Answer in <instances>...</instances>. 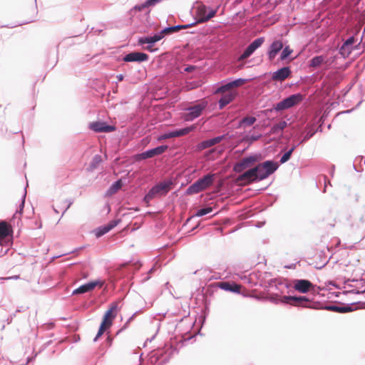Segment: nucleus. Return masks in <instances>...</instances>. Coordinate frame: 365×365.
Segmentation results:
<instances>
[{"label":"nucleus","mask_w":365,"mask_h":365,"mask_svg":"<svg viewBox=\"0 0 365 365\" xmlns=\"http://www.w3.org/2000/svg\"><path fill=\"white\" fill-rule=\"evenodd\" d=\"M279 167L278 162L274 160H267L245 171L242 177L252 182H259L267 179L274 173Z\"/></svg>","instance_id":"nucleus-1"},{"label":"nucleus","mask_w":365,"mask_h":365,"mask_svg":"<svg viewBox=\"0 0 365 365\" xmlns=\"http://www.w3.org/2000/svg\"><path fill=\"white\" fill-rule=\"evenodd\" d=\"M218 6L212 9L200 1H195L190 10V13L195 19L192 24V27L198 24L207 22L215 17L218 11Z\"/></svg>","instance_id":"nucleus-2"},{"label":"nucleus","mask_w":365,"mask_h":365,"mask_svg":"<svg viewBox=\"0 0 365 365\" xmlns=\"http://www.w3.org/2000/svg\"><path fill=\"white\" fill-rule=\"evenodd\" d=\"M285 289H287V294L297 292L302 294L311 292L316 295L319 287L307 279H289L287 281Z\"/></svg>","instance_id":"nucleus-3"},{"label":"nucleus","mask_w":365,"mask_h":365,"mask_svg":"<svg viewBox=\"0 0 365 365\" xmlns=\"http://www.w3.org/2000/svg\"><path fill=\"white\" fill-rule=\"evenodd\" d=\"M208 105V101L205 99L192 103L190 106L183 108L182 118L187 122L195 120L202 115Z\"/></svg>","instance_id":"nucleus-4"},{"label":"nucleus","mask_w":365,"mask_h":365,"mask_svg":"<svg viewBox=\"0 0 365 365\" xmlns=\"http://www.w3.org/2000/svg\"><path fill=\"white\" fill-rule=\"evenodd\" d=\"M215 178V174L213 173L204 175L185 190V195H192L205 190L212 185Z\"/></svg>","instance_id":"nucleus-5"},{"label":"nucleus","mask_w":365,"mask_h":365,"mask_svg":"<svg viewBox=\"0 0 365 365\" xmlns=\"http://www.w3.org/2000/svg\"><path fill=\"white\" fill-rule=\"evenodd\" d=\"M177 349L172 345L165 344L163 349H158L151 356L152 363L155 365H164L169 361L174 353L177 352Z\"/></svg>","instance_id":"nucleus-6"},{"label":"nucleus","mask_w":365,"mask_h":365,"mask_svg":"<svg viewBox=\"0 0 365 365\" xmlns=\"http://www.w3.org/2000/svg\"><path fill=\"white\" fill-rule=\"evenodd\" d=\"M304 100V96L301 93H296L284 98L282 101H279L274 105L273 109L277 112L283 111L288 110L299 103Z\"/></svg>","instance_id":"nucleus-7"},{"label":"nucleus","mask_w":365,"mask_h":365,"mask_svg":"<svg viewBox=\"0 0 365 365\" xmlns=\"http://www.w3.org/2000/svg\"><path fill=\"white\" fill-rule=\"evenodd\" d=\"M163 38L164 35L162 30H160L153 35L138 37L137 40V45L138 46H141L149 52L153 53L155 51V50L153 48V46Z\"/></svg>","instance_id":"nucleus-8"},{"label":"nucleus","mask_w":365,"mask_h":365,"mask_svg":"<svg viewBox=\"0 0 365 365\" xmlns=\"http://www.w3.org/2000/svg\"><path fill=\"white\" fill-rule=\"evenodd\" d=\"M261 160L262 155L260 153H250L234 165V170L236 173H240L242 170L249 168L255 163L259 162Z\"/></svg>","instance_id":"nucleus-9"},{"label":"nucleus","mask_w":365,"mask_h":365,"mask_svg":"<svg viewBox=\"0 0 365 365\" xmlns=\"http://www.w3.org/2000/svg\"><path fill=\"white\" fill-rule=\"evenodd\" d=\"M173 186L174 182L173 179L168 178L159 183H156L150 190L155 197L158 195L165 196Z\"/></svg>","instance_id":"nucleus-10"},{"label":"nucleus","mask_w":365,"mask_h":365,"mask_svg":"<svg viewBox=\"0 0 365 365\" xmlns=\"http://www.w3.org/2000/svg\"><path fill=\"white\" fill-rule=\"evenodd\" d=\"M90 130L96 133H111L116 130V126L108 123L103 120H96L91 122L88 125Z\"/></svg>","instance_id":"nucleus-11"},{"label":"nucleus","mask_w":365,"mask_h":365,"mask_svg":"<svg viewBox=\"0 0 365 365\" xmlns=\"http://www.w3.org/2000/svg\"><path fill=\"white\" fill-rule=\"evenodd\" d=\"M284 300L286 301V304L293 302L292 306L302 307L304 308H311L310 306L304 304V302H309L311 299L305 295H297L294 293H289L287 295H284Z\"/></svg>","instance_id":"nucleus-12"},{"label":"nucleus","mask_w":365,"mask_h":365,"mask_svg":"<svg viewBox=\"0 0 365 365\" xmlns=\"http://www.w3.org/2000/svg\"><path fill=\"white\" fill-rule=\"evenodd\" d=\"M283 48V42L280 39L274 40L269 46L267 51V59L269 62L273 63L277 56L281 53Z\"/></svg>","instance_id":"nucleus-13"},{"label":"nucleus","mask_w":365,"mask_h":365,"mask_svg":"<svg viewBox=\"0 0 365 365\" xmlns=\"http://www.w3.org/2000/svg\"><path fill=\"white\" fill-rule=\"evenodd\" d=\"M118 303V302H112L103 314L102 322L106 323L108 327L113 324V321L117 316L118 311L119 310Z\"/></svg>","instance_id":"nucleus-14"},{"label":"nucleus","mask_w":365,"mask_h":365,"mask_svg":"<svg viewBox=\"0 0 365 365\" xmlns=\"http://www.w3.org/2000/svg\"><path fill=\"white\" fill-rule=\"evenodd\" d=\"M169 148V146L168 145H158L155 148L148 149L139 154V158L141 160H146L148 158H153L155 156H158L162 155L163 153H165L168 149Z\"/></svg>","instance_id":"nucleus-15"},{"label":"nucleus","mask_w":365,"mask_h":365,"mask_svg":"<svg viewBox=\"0 0 365 365\" xmlns=\"http://www.w3.org/2000/svg\"><path fill=\"white\" fill-rule=\"evenodd\" d=\"M291 66H284L277 71L270 72L271 79L274 81H282L292 76Z\"/></svg>","instance_id":"nucleus-16"},{"label":"nucleus","mask_w":365,"mask_h":365,"mask_svg":"<svg viewBox=\"0 0 365 365\" xmlns=\"http://www.w3.org/2000/svg\"><path fill=\"white\" fill-rule=\"evenodd\" d=\"M149 59V56L143 52L140 51H132L124 56H123L122 60L125 62H137V63H143L147 61Z\"/></svg>","instance_id":"nucleus-17"},{"label":"nucleus","mask_w":365,"mask_h":365,"mask_svg":"<svg viewBox=\"0 0 365 365\" xmlns=\"http://www.w3.org/2000/svg\"><path fill=\"white\" fill-rule=\"evenodd\" d=\"M101 284H102V281L99 279L96 280H91L75 289L72 292V295L82 294L89 292L93 290L96 286Z\"/></svg>","instance_id":"nucleus-18"},{"label":"nucleus","mask_w":365,"mask_h":365,"mask_svg":"<svg viewBox=\"0 0 365 365\" xmlns=\"http://www.w3.org/2000/svg\"><path fill=\"white\" fill-rule=\"evenodd\" d=\"M354 304H349L342 306H339L336 304H326L324 305L322 309L324 310L334 312L337 313H347L353 312L356 309V308H354L353 306Z\"/></svg>","instance_id":"nucleus-19"},{"label":"nucleus","mask_w":365,"mask_h":365,"mask_svg":"<svg viewBox=\"0 0 365 365\" xmlns=\"http://www.w3.org/2000/svg\"><path fill=\"white\" fill-rule=\"evenodd\" d=\"M293 49L290 48L289 45L283 46V48L279 53V56L277 60L274 62V65H278L280 62L283 61H292L295 57H292V54L293 53Z\"/></svg>","instance_id":"nucleus-20"},{"label":"nucleus","mask_w":365,"mask_h":365,"mask_svg":"<svg viewBox=\"0 0 365 365\" xmlns=\"http://www.w3.org/2000/svg\"><path fill=\"white\" fill-rule=\"evenodd\" d=\"M237 96L236 91H228L222 94L218 100L219 109L222 110L226 106L232 102Z\"/></svg>","instance_id":"nucleus-21"},{"label":"nucleus","mask_w":365,"mask_h":365,"mask_svg":"<svg viewBox=\"0 0 365 365\" xmlns=\"http://www.w3.org/2000/svg\"><path fill=\"white\" fill-rule=\"evenodd\" d=\"M216 287L232 293L240 294V287L234 282H222L216 284Z\"/></svg>","instance_id":"nucleus-22"},{"label":"nucleus","mask_w":365,"mask_h":365,"mask_svg":"<svg viewBox=\"0 0 365 365\" xmlns=\"http://www.w3.org/2000/svg\"><path fill=\"white\" fill-rule=\"evenodd\" d=\"M197 128V124H192L183 128L172 129L173 138L187 135L192 132H195Z\"/></svg>","instance_id":"nucleus-23"},{"label":"nucleus","mask_w":365,"mask_h":365,"mask_svg":"<svg viewBox=\"0 0 365 365\" xmlns=\"http://www.w3.org/2000/svg\"><path fill=\"white\" fill-rule=\"evenodd\" d=\"M192 27V24H178L175 26H168L162 29V32L164 35V37L167 35H170L173 33H176L181 29H186Z\"/></svg>","instance_id":"nucleus-24"},{"label":"nucleus","mask_w":365,"mask_h":365,"mask_svg":"<svg viewBox=\"0 0 365 365\" xmlns=\"http://www.w3.org/2000/svg\"><path fill=\"white\" fill-rule=\"evenodd\" d=\"M231 86L230 85V82L227 78L221 81L220 82L215 84V86L214 87V93H225L226 91H230Z\"/></svg>","instance_id":"nucleus-25"},{"label":"nucleus","mask_w":365,"mask_h":365,"mask_svg":"<svg viewBox=\"0 0 365 365\" xmlns=\"http://www.w3.org/2000/svg\"><path fill=\"white\" fill-rule=\"evenodd\" d=\"M326 62V56L318 55L312 57L308 62V66L312 68H317Z\"/></svg>","instance_id":"nucleus-26"},{"label":"nucleus","mask_w":365,"mask_h":365,"mask_svg":"<svg viewBox=\"0 0 365 365\" xmlns=\"http://www.w3.org/2000/svg\"><path fill=\"white\" fill-rule=\"evenodd\" d=\"M257 121V118L255 116H245L240 119L237 125V128H247L252 125Z\"/></svg>","instance_id":"nucleus-27"},{"label":"nucleus","mask_w":365,"mask_h":365,"mask_svg":"<svg viewBox=\"0 0 365 365\" xmlns=\"http://www.w3.org/2000/svg\"><path fill=\"white\" fill-rule=\"evenodd\" d=\"M197 67L194 65H187L185 67L181 66H177L174 68V72L176 74L183 75L185 73L190 74L192 73L197 70Z\"/></svg>","instance_id":"nucleus-28"},{"label":"nucleus","mask_w":365,"mask_h":365,"mask_svg":"<svg viewBox=\"0 0 365 365\" xmlns=\"http://www.w3.org/2000/svg\"><path fill=\"white\" fill-rule=\"evenodd\" d=\"M212 208L210 206H207V207H201V208L198 209L192 216L190 217L189 218H187L186 220V221L184 224V226H185L193 218H195L196 217H200L205 216V215L212 212Z\"/></svg>","instance_id":"nucleus-29"},{"label":"nucleus","mask_w":365,"mask_h":365,"mask_svg":"<svg viewBox=\"0 0 365 365\" xmlns=\"http://www.w3.org/2000/svg\"><path fill=\"white\" fill-rule=\"evenodd\" d=\"M356 41V38H355V36H351L343 43V44H344L345 47H347V46L351 47V48H352L353 50L360 49L361 44L362 43V39L356 45H355Z\"/></svg>","instance_id":"nucleus-30"},{"label":"nucleus","mask_w":365,"mask_h":365,"mask_svg":"<svg viewBox=\"0 0 365 365\" xmlns=\"http://www.w3.org/2000/svg\"><path fill=\"white\" fill-rule=\"evenodd\" d=\"M121 185L122 182L120 179H118L113 182L106 190V195L111 196L114 195L120 189Z\"/></svg>","instance_id":"nucleus-31"},{"label":"nucleus","mask_w":365,"mask_h":365,"mask_svg":"<svg viewBox=\"0 0 365 365\" xmlns=\"http://www.w3.org/2000/svg\"><path fill=\"white\" fill-rule=\"evenodd\" d=\"M202 297H203V303H204V308L202 309V312L204 314V316H200V320H199L200 323H201L202 325L204 324V323L205 322V318L209 312V304H210V301L207 299V298L206 297L204 296V294H202Z\"/></svg>","instance_id":"nucleus-32"},{"label":"nucleus","mask_w":365,"mask_h":365,"mask_svg":"<svg viewBox=\"0 0 365 365\" xmlns=\"http://www.w3.org/2000/svg\"><path fill=\"white\" fill-rule=\"evenodd\" d=\"M287 125V123L284 120H281L279 123L274 124L271 128V132L273 134H279Z\"/></svg>","instance_id":"nucleus-33"},{"label":"nucleus","mask_w":365,"mask_h":365,"mask_svg":"<svg viewBox=\"0 0 365 365\" xmlns=\"http://www.w3.org/2000/svg\"><path fill=\"white\" fill-rule=\"evenodd\" d=\"M102 162V158L100 155L98 154H96L95 155L90 164H89V167L88 168V170L89 171H91V170H93L94 169L97 168V167L99 165V164Z\"/></svg>","instance_id":"nucleus-34"},{"label":"nucleus","mask_w":365,"mask_h":365,"mask_svg":"<svg viewBox=\"0 0 365 365\" xmlns=\"http://www.w3.org/2000/svg\"><path fill=\"white\" fill-rule=\"evenodd\" d=\"M110 232L106 225H101L93 230L96 238H100Z\"/></svg>","instance_id":"nucleus-35"},{"label":"nucleus","mask_w":365,"mask_h":365,"mask_svg":"<svg viewBox=\"0 0 365 365\" xmlns=\"http://www.w3.org/2000/svg\"><path fill=\"white\" fill-rule=\"evenodd\" d=\"M268 299L269 302L275 304H286V301L284 300V295L279 296L278 294H269Z\"/></svg>","instance_id":"nucleus-36"},{"label":"nucleus","mask_w":365,"mask_h":365,"mask_svg":"<svg viewBox=\"0 0 365 365\" xmlns=\"http://www.w3.org/2000/svg\"><path fill=\"white\" fill-rule=\"evenodd\" d=\"M202 81L197 79L194 81L187 80L185 83V88L187 90H192L197 88L200 87L202 85Z\"/></svg>","instance_id":"nucleus-37"},{"label":"nucleus","mask_w":365,"mask_h":365,"mask_svg":"<svg viewBox=\"0 0 365 365\" xmlns=\"http://www.w3.org/2000/svg\"><path fill=\"white\" fill-rule=\"evenodd\" d=\"M227 79H228V81L230 82V85L231 86V88H234V87H238L241 84L245 83L247 82L250 80V79L243 78H228Z\"/></svg>","instance_id":"nucleus-38"},{"label":"nucleus","mask_w":365,"mask_h":365,"mask_svg":"<svg viewBox=\"0 0 365 365\" xmlns=\"http://www.w3.org/2000/svg\"><path fill=\"white\" fill-rule=\"evenodd\" d=\"M275 279V283H274V288L277 291H279L280 293H283L284 290L283 288H285V284H287V281H288V279Z\"/></svg>","instance_id":"nucleus-39"},{"label":"nucleus","mask_w":365,"mask_h":365,"mask_svg":"<svg viewBox=\"0 0 365 365\" xmlns=\"http://www.w3.org/2000/svg\"><path fill=\"white\" fill-rule=\"evenodd\" d=\"M10 235V230L6 222L0 220V237H6Z\"/></svg>","instance_id":"nucleus-40"},{"label":"nucleus","mask_w":365,"mask_h":365,"mask_svg":"<svg viewBox=\"0 0 365 365\" xmlns=\"http://www.w3.org/2000/svg\"><path fill=\"white\" fill-rule=\"evenodd\" d=\"M26 192L25 191L24 195L21 197V202L19 206V209L16 211V213L13 216V220L14 221L16 218V215H21L24 212V208L25 205V200H26Z\"/></svg>","instance_id":"nucleus-41"},{"label":"nucleus","mask_w":365,"mask_h":365,"mask_svg":"<svg viewBox=\"0 0 365 365\" xmlns=\"http://www.w3.org/2000/svg\"><path fill=\"white\" fill-rule=\"evenodd\" d=\"M229 138H230L229 134L225 133V134L215 136L214 138H210V140L211 145L212 146L217 143H220L221 141H222L224 140L228 139Z\"/></svg>","instance_id":"nucleus-42"},{"label":"nucleus","mask_w":365,"mask_h":365,"mask_svg":"<svg viewBox=\"0 0 365 365\" xmlns=\"http://www.w3.org/2000/svg\"><path fill=\"white\" fill-rule=\"evenodd\" d=\"M211 146H212V145H211L210 139H206V140H203L200 141V143H198L196 145V149L198 151H202V150L207 149Z\"/></svg>","instance_id":"nucleus-43"},{"label":"nucleus","mask_w":365,"mask_h":365,"mask_svg":"<svg viewBox=\"0 0 365 365\" xmlns=\"http://www.w3.org/2000/svg\"><path fill=\"white\" fill-rule=\"evenodd\" d=\"M173 138V135L172 129L171 130H167L164 131L163 133H160L157 137V140L158 142H161V141H163V140H165L166 139Z\"/></svg>","instance_id":"nucleus-44"},{"label":"nucleus","mask_w":365,"mask_h":365,"mask_svg":"<svg viewBox=\"0 0 365 365\" xmlns=\"http://www.w3.org/2000/svg\"><path fill=\"white\" fill-rule=\"evenodd\" d=\"M353 51L351 47H345L344 44L342 43V45L340 46L339 49V53L344 58H346L349 57L351 51Z\"/></svg>","instance_id":"nucleus-45"},{"label":"nucleus","mask_w":365,"mask_h":365,"mask_svg":"<svg viewBox=\"0 0 365 365\" xmlns=\"http://www.w3.org/2000/svg\"><path fill=\"white\" fill-rule=\"evenodd\" d=\"M264 277H262L261 279L259 285L264 289H269L274 287V283H275V279H270L269 280H265L264 279Z\"/></svg>","instance_id":"nucleus-46"},{"label":"nucleus","mask_w":365,"mask_h":365,"mask_svg":"<svg viewBox=\"0 0 365 365\" xmlns=\"http://www.w3.org/2000/svg\"><path fill=\"white\" fill-rule=\"evenodd\" d=\"M255 51L256 48H253L252 45L249 44L242 53L241 58L243 59L247 58L250 57L255 53Z\"/></svg>","instance_id":"nucleus-47"},{"label":"nucleus","mask_w":365,"mask_h":365,"mask_svg":"<svg viewBox=\"0 0 365 365\" xmlns=\"http://www.w3.org/2000/svg\"><path fill=\"white\" fill-rule=\"evenodd\" d=\"M255 51L256 48H253L252 45L249 44L242 53L241 58L243 59L247 58L250 57L255 53Z\"/></svg>","instance_id":"nucleus-48"},{"label":"nucleus","mask_w":365,"mask_h":365,"mask_svg":"<svg viewBox=\"0 0 365 365\" xmlns=\"http://www.w3.org/2000/svg\"><path fill=\"white\" fill-rule=\"evenodd\" d=\"M255 51L256 48H253L252 45L249 44L242 53L241 58L243 59L247 58L250 57L255 53Z\"/></svg>","instance_id":"nucleus-49"},{"label":"nucleus","mask_w":365,"mask_h":365,"mask_svg":"<svg viewBox=\"0 0 365 365\" xmlns=\"http://www.w3.org/2000/svg\"><path fill=\"white\" fill-rule=\"evenodd\" d=\"M106 327H108L107 324L101 321L98 332L93 339V341H96L104 334Z\"/></svg>","instance_id":"nucleus-50"},{"label":"nucleus","mask_w":365,"mask_h":365,"mask_svg":"<svg viewBox=\"0 0 365 365\" xmlns=\"http://www.w3.org/2000/svg\"><path fill=\"white\" fill-rule=\"evenodd\" d=\"M264 41H265V38L264 36H260V37L255 38L250 44L252 45L253 46V48H255L257 50L263 44Z\"/></svg>","instance_id":"nucleus-51"},{"label":"nucleus","mask_w":365,"mask_h":365,"mask_svg":"<svg viewBox=\"0 0 365 365\" xmlns=\"http://www.w3.org/2000/svg\"><path fill=\"white\" fill-rule=\"evenodd\" d=\"M292 153L291 150L286 151L279 159V164H284L289 161L292 157Z\"/></svg>","instance_id":"nucleus-52"},{"label":"nucleus","mask_w":365,"mask_h":365,"mask_svg":"<svg viewBox=\"0 0 365 365\" xmlns=\"http://www.w3.org/2000/svg\"><path fill=\"white\" fill-rule=\"evenodd\" d=\"M121 220L120 218L113 219L109 221L107 224H105L108 227V230H112L114 227H115L120 222Z\"/></svg>","instance_id":"nucleus-53"},{"label":"nucleus","mask_w":365,"mask_h":365,"mask_svg":"<svg viewBox=\"0 0 365 365\" xmlns=\"http://www.w3.org/2000/svg\"><path fill=\"white\" fill-rule=\"evenodd\" d=\"M143 312L142 309H139L138 311H136L135 313H133L128 319L127 321L125 322V323L124 324L122 329H126L129 324L135 319V317H136L137 314H138L139 313H141Z\"/></svg>","instance_id":"nucleus-54"},{"label":"nucleus","mask_w":365,"mask_h":365,"mask_svg":"<svg viewBox=\"0 0 365 365\" xmlns=\"http://www.w3.org/2000/svg\"><path fill=\"white\" fill-rule=\"evenodd\" d=\"M156 327H157V330H156L155 333L150 338H148L146 339V341L143 344V347H145L146 346L148 342H151L156 337V336L160 330V322H158L157 323Z\"/></svg>","instance_id":"nucleus-55"},{"label":"nucleus","mask_w":365,"mask_h":365,"mask_svg":"<svg viewBox=\"0 0 365 365\" xmlns=\"http://www.w3.org/2000/svg\"><path fill=\"white\" fill-rule=\"evenodd\" d=\"M318 130H315L314 131H309L307 132L305 135L303 137V138L301 140V141H302V143L307 142V140H309L310 138H312L314 134L317 132Z\"/></svg>","instance_id":"nucleus-56"},{"label":"nucleus","mask_w":365,"mask_h":365,"mask_svg":"<svg viewBox=\"0 0 365 365\" xmlns=\"http://www.w3.org/2000/svg\"><path fill=\"white\" fill-rule=\"evenodd\" d=\"M155 196L153 195V193L151 192L150 190H148V192L143 197V202H149L151 201Z\"/></svg>","instance_id":"nucleus-57"},{"label":"nucleus","mask_w":365,"mask_h":365,"mask_svg":"<svg viewBox=\"0 0 365 365\" xmlns=\"http://www.w3.org/2000/svg\"><path fill=\"white\" fill-rule=\"evenodd\" d=\"M158 267L155 265H153L148 272V276L145 278V280H148L151 277V274H153L156 270Z\"/></svg>","instance_id":"nucleus-58"},{"label":"nucleus","mask_w":365,"mask_h":365,"mask_svg":"<svg viewBox=\"0 0 365 365\" xmlns=\"http://www.w3.org/2000/svg\"><path fill=\"white\" fill-rule=\"evenodd\" d=\"M221 278H222V276H221V274L220 272H215L212 276L208 277V280L210 281V280H212V279H221Z\"/></svg>","instance_id":"nucleus-59"},{"label":"nucleus","mask_w":365,"mask_h":365,"mask_svg":"<svg viewBox=\"0 0 365 365\" xmlns=\"http://www.w3.org/2000/svg\"><path fill=\"white\" fill-rule=\"evenodd\" d=\"M103 32V29H95L92 27L89 33H93L95 35H100Z\"/></svg>","instance_id":"nucleus-60"},{"label":"nucleus","mask_w":365,"mask_h":365,"mask_svg":"<svg viewBox=\"0 0 365 365\" xmlns=\"http://www.w3.org/2000/svg\"><path fill=\"white\" fill-rule=\"evenodd\" d=\"M260 137H261V135H247V138L250 139L252 141H255V140H258Z\"/></svg>","instance_id":"nucleus-61"},{"label":"nucleus","mask_w":365,"mask_h":365,"mask_svg":"<svg viewBox=\"0 0 365 365\" xmlns=\"http://www.w3.org/2000/svg\"><path fill=\"white\" fill-rule=\"evenodd\" d=\"M302 143V141H299L296 144H294L289 149V150H291L292 153H293V152L295 150V149L300 145Z\"/></svg>","instance_id":"nucleus-62"},{"label":"nucleus","mask_w":365,"mask_h":365,"mask_svg":"<svg viewBox=\"0 0 365 365\" xmlns=\"http://www.w3.org/2000/svg\"><path fill=\"white\" fill-rule=\"evenodd\" d=\"M27 309H29V307H24L21 306V307H18L15 312H16V314L19 313V312H22L26 311Z\"/></svg>","instance_id":"nucleus-63"},{"label":"nucleus","mask_w":365,"mask_h":365,"mask_svg":"<svg viewBox=\"0 0 365 365\" xmlns=\"http://www.w3.org/2000/svg\"><path fill=\"white\" fill-rule=\"evenodd\" d=\"M16 312L11 314L7 319V323L10 324L12 322L13 319L16 317Z\"/></svg>","instance_id":"nucleus-64"}]
</instances>
